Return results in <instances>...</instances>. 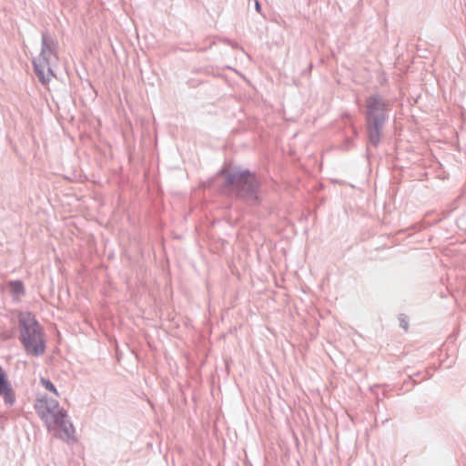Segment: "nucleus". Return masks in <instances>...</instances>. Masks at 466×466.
<instances>
[{"label":"nucleus","instance_id":"obj_2","mask_svg":"<svg viewBox=\"0 0 466 466\" xmlns=\"http://www.w3.org/2000/svg\"><path fill=\"white\" fill-rule=\"evenodd\" d=\"M390 101L380 93L366 98L364 118L368 145L379 147L384 127L390 119Z\"/></svg>","mask_w":466,"mask_h":466},{"label":"nucleus","instance_id":"obj_10","mask_svg":"<svg viewBox=\"0 0 466 466\" xmlns=\"http://www.w3.org/2000/svg\"><path fill=\"white\" fill-rule=\"evenodd\" d=\"M354 147V140L352 137H346L340 145L342 150H349Z\"/></svg>","mask_w":466,"mask_h":466},{"label":"nucleus","instance_id":"obj_11","mask_svg":"<svg viewBox=\"0 0 466 466\" xmlns=\"http://www.w3.org/2000/svg\"><path fill=\"white\" fill-rule=\"evenodd\" d=\"M58 408V401L56 400H50L49 401L46 402V411L51 414V413H54V411H56L55 410Z\"/></svg>","mask_w":466,"mask_h":466},{"label":"nucleus","instance_id":"obj_18","mask_svg":"<svg viewBox=\"0 0 466 466\" xmlns=\"http://www.w3.org/2000/svg\"><path fill=\"white\" fill-rule=\"evenodd\" d=\"M352 131H353L354 136H357V135H358V131H357V129H356V128H353V129H352Z\"/></svg>","mask_w":466,"mask_h":466},{"label":"nucleus","instance_id":"obj_5","mask_svg":"<svg viewBox=\"0 0 466 466\" xmlns=\"http://www.w3.org/2000/svg\"><path fill=\"white\" fill-rule=\"evenodd\" d=\"M0 395L5 405L11 407L15 403V393L9 380L0 383Z\"/></svg>","mask_w":466,"mask_h":466},{"label":"nucleus","instance_id":"obj_12","mask_svg":"<svg viewBox=\"0 0 466 466\" xmlns=\"http://www.w3.org/2000/svg\"><path fill=\"white\" fill-rule=\"evenodd\" d=\"M14 332H15V329H11L9 331H4L1 336L4 339H9L13 338Z\"/></svg>","mask_w":466,"mask_h":466},{"label":"nucleus","instance_id":"obj_3","mask_svg":"<svg viewBox=\"0 0 466 466\" xmlns=\"http://www.w3.org/2000/svg\"><path fill=\"white\" fill-rule=\"evenodd\" d=\"M58 47L57 39L51 35L47 30L43 31L41 35V51L37 57L33 59L32 64L35 74L44 85L48 84L55 76L53 66L58 61Z\"/></svg>","mask_w":466,"mask_h":466},{"label":"nucleus","instance_id":"obj_1","mask_svg":"<svg viewBox=\"0 0 466 466\" xmlns=\"http://www.w3.org/2000/svg\"><path fill=\"white\" fill-rule=\"evenodd\" d=\"M217 176L224 177L222 187L230 191L236 199L253 205L260 203L261 183L255 172L240 167H224L218 171Z\"/></svg>","mask_w":466,"mask_h":466},{"label":"nucleus","instance_id":"obj_15","mask_svg":"<svg viewBox=\"0 0 466 466\" xmlns=\"http://www.w3.org/2000/svg\"><path fill=\"white\" fill-rule=\"evenodd\" d=\"M420 374V372H417V373H414L412 376H410V380H412L413 384H416V381L414 380V377H419Z\"/></svg>","mask_w":466,"mask_h":466},{"label":"nucleus","instance_id":"obj_16","mask_svg":"<svg viewBox=\"0 0 466 466\" xmlns=\"http://www.w3.org/2000/svg\"><path fill=\"white\" fill-rule=\"evenodd\" d=\"M230 45H231V46H232L233 48H236V49H238V48L239 47V46H238V43H230Z\"/></svg>","mask_w":466,"mask_h":466},{"label":"nucleus","instance_id":"obj_17","mask_svg":"<svg viewBox=\"0 0 466 466\" xmlns=\"http://www.w3.org/2000/svg\"><path fill=\"white\" fill-rule=\"evenodd\" d=\"M390 420V418H385L384 420H382L381 423H382V424H385V423H387Z\"/></svg>","mask_w":466,"mask_h":466},{"label":"nucleus","instance_id":"obj_9","mask_svg":"<svg viewBox=\"0 0 466 466\" xmlns=\"http://www.w3.org/2000/svg\"><path fill=\"white\" fill-rule=\"evenodd\" d=\"M40 381H41L42 386L46 390H47L50 392L54 393L55 395L58 396L57 390H56V386L54 385V383L50 380L42 377Z\"/></svg>","mask_w":466,"mask_h":466},{"label":"nucleus","instance_id":"obj_7","mask_svg":"<svg viewBox=\"0 0 466 466\" xmlns=\"http://www.w3.org/2000/svg\"><path fill=\"white\" fill-rule=\"evenodd\" d=\"M8 286L11 287L12 295L25 294L24 284L21 280H11L8 282Z\"/></svg>","mask_w":466,"mask_h":466},{"label":"nucleus","instance_id":"obj_13","mask_svg":"<svg viewBox=\"0 0 466 466\" xmlns=\"http://www.w3.org/2000/svg\"><path fill=\"white\" fill-rule=\"evenodd\" d=\"M254 7H255V10H256L258 14H261L262 6H261V4H260V2H259L258 0H255Z\"/></svg>","mask_w":466,"mask_h":466},{"label":"nucleus","instance_id":"obj_8","mask_svg":"<svg viewBox=\"0 0 466 466\" xmlns=\"http://www.w3.org/2000/svg\"><path fill=\"white\" fill-rule=\"evenodd\" d=\"M53 416L54 423L57 426L59 424H63L64 422L67 421V412L64 409H60L56 411H54V413H51Z\"/></svg>","mask_w":466,"mask_h":466},{"label":"nucleus","instance_id":"obj_19","mask_svg":"<svg viewBox=\"0 0 466 466\" xmlns=\"http://www.w3.org/2000/svg\"><path fill=\"white\" fill-rule=\"evenodd\" d=\"M380 402V399L377 397V406H379V403Z\"/></svg>","mask_w":466,"mask_h":466},{"label":"nucleus","instance_id":"obj_6","mask_svg":"<svg viewBox=\"0 0 466 466\" xmlns=\"http://www.w3.org/2000/svg\"><path fill=\"white\" fill-rule=\"evenodd\" d=\"M58 427L63 432V435L60 436L62 440L66 442L76 441L75 437V427L70 421H66L63 424H59Z\"/></svg>","mask_w":466,"mask_h":466},{"label":"nucleus","instance_id":"obj_4","mask_svg":"<svg viewBox=\"0 0 466 466\" xmlns=\"http://www.w3.org/2000/svg\"><path fill=\"white\" fill-rule=\"evenodd\" d=\"M20 341L29 355L39 357L46 352V341L41 325L31 312L18 315Z\"/></svg>","mask_w":466,"mask_h":466},{"label":"nucleus","instance_id":"obj_14","mask_svg":"<svg viewBox=\"0 0 466 466\" xmlns=\"http://www.w3.org/2000/svg\"><path fill=\"white\" fill-rule=\"evenodd\" d=\"M400 326L404 329H407L408 327H409V323L407 320H405L404 319H400Z\"/></svg>","mask_w":466,"mask_h":466}]
</instances>
